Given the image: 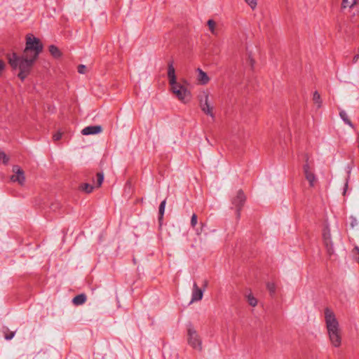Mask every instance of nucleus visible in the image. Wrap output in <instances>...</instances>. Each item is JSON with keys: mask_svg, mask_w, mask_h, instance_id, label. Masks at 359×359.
<instances>
[{"mask_svg": "<svg viewBox=\"0 0 359 359\" xmlns=\"http://www.w3.org/2000/svg\"><path fill=\"white\" fill-rule=\"evenodd\" d=\"M188 342L194 348L201 350V341L196 331L191 327L188 329Z\"/></svg>", "mask_w": 359, "mask_h": 359, "instance_id": "nucleus-6", "label": "nucleus"}, {"mask_svg": "<svg viewBox=\"0 0 359 359\" xmlns=\"http://www.w3.org/2000/svg\"><path fill=\"white\" fill-rule=\"evenodd\" d=\"M247 298L248 302L250 306L255 307L257 305V300L252 294H249Z\"/></svg>", "mask_w": 359, "mask_h": 359, "instance_id": "nucleus-21", "label": "nucleus"}, {"mask_svg": "<svg viewBox=\"0 0 359 359\" xmlns=\"http://www.w3.org/2000/svg\"><path fill=\"white\" fill-rule=\"evenodd\" d=\"M62 133L60 132H57L53 135V139L54 141H58L62 138Z\"/></svg>", "mask_w": 359, "mask_h": 359, "instance_id": "nucleus-29", "label": "nucleus"}, {"mask_svg": "<svg viewBox=\"0 0 359 359\" xmlns=\"http://www.w3.org/2000/svg\"><path fill=\"white\" fill-rule=\"evenodd\" d=\"M306 179L309 181L311 187H313L316 181V175L313 171L304 173Z\"/></svg>", "mask_w": 359, "mask_h": 359, "instance_id": "nucleus-15", "label": "nucleus"}, {"mask_svg": "<svg viewBox=\"0 0 359 359\" xmlns=\"http://www.w3.org/2000/svg\"><path fill=\"white\" fill-rule=\"evenodd\" d=\"M165 204H166V201L163 200L159 205V210H158V212H159V217H158L159 222H161V221L163 219L165 208Z\"/></svg>", "mask_w": 359, "mask_h": 359, "instance_id": "nucleus-20", "label": "nucleus"}, {"mask_svg": "<svg viewBox=\"0 0 359 359\" xmlns=\"http://www.w3.org/2000/svg\"><path fill=\"white\" fill-rule=\"evenodd\" d=\"M102 130V128L101 126H89L84 128L81 130V133L83 135H95L101 133Z\"/></svg>", "mask_w": 359, "mask_h": 359, "instance_id": "nucleus-9", "label": "nucleus"}, {"mask_svg": "<svg viewBox=\"0 0 359 359\" xmlns=\"http://www.w3.org/2000/svg\"><path fill=\"white\" fill-rule=\"evenodd\" d=\"M43 50V44L41 41L32 34L26 36V46L22 56L16 53L7 54V59L11 67L14 69H19L18 76L24 81L29 75L32 67Z\"/></svg>", "mask_w": 359, "mask_h": 359, "instance_id": "nucleus-1", "label": "nucleus"}, {"mask_svg": "<svg viewBox=\"0 0 359 359\" xmlns=\"http://www.w3.org/2000/svg\"><path fill=\"white\" fill-rule=\"evenodd\" d=\"M59 203H53L51 205L50 208L55 211L57 208H59Z\"/></svg>", "mask_w": 359, "mask_h": 359, "instance_id": "nucleus-33", "label": "nucleus"}, {"mask_svg": "<svg viewBox=\"0 0 359 359\" xmlns=\"http://www.w3.org/2000/svg\"><path fill=\"white\" fill-rule=\"evenodd\" d=\"M245 1L252 10H255L257 6V0H245Z\"/></svg>", "mask_w": 359, "mask_h": 359, "instance_id": "nucleus-26", "label": "nucleus"}, {"mask_svg": "<svg viewBox=\"0 0 359 359\" xmlns=\"http://www.w3.org/2000/svg\"><path fill=\"white\" fill-rule=\"evenodd\" d=\"M351 226L352 228H353L355 226L358 224L357 219L353 217H351Z\"/></svg>", "mask_w": 359, "mask_h": 359, "instance_id": "nucleus-32", "label": "nucleus"}, {"mask_svg": "<svg viewBox=\"0 0 359 359\" xmlns=\"http://www.w3.org/2000/svg\"><path fill=\"white\" fill-rule=\"evenodd\" d=\"M5 67V63L3 60H0V72H1Z\"/></svg>", "mask_w": 359, "mask_h": 359, "instance_id": "nucleus-34", "label": "nucleus"}, {"mask_svg": "<svg viewBox=\"0 0 359 359\" xmlns=\"http://www.w3.org/2000/svg\"><path fill=\"white\" fill-rule=\"evenodd\" d=\"M304 158H305V161H306V163L303 166V169H304V173H306L308 172H310V171H312L311 168H310V165L309 164V155L308 154H305L304 155Z\"/></svg>", "mask_w": 359, "mask_h": 359, "instance_id": "nucleus-22", "label": "nucleus"}, {"mask_svg": "<svg viewBox=\"0 0 359 359\" xmlns=\"http://www.w3.org/2000/svg\"><path fill=\"white\" fill-rule=\"evenodd\" d=\"M203 295V290L199 288L196 283L193 285L192 296L191 302L199 301L202 299Z\"/></svg>", "mask_w": 359, "mask_h": 359, "instance_id": "nucleus-11", "label": "nucleus"}, {"mask_svg": "<svg viewBox=\"0 0 359 359\" xmlns=\"http://www.w3.org/2000/svg\"><path fill=\"white\" fill-rule=\"evenodd\" d=\"M200 107L201 110L207 115L214 117L213 107L210 102L209 94L206 92H203L199 95Z\"/></svg>", "mask_w": 359, "mask_h": 359, "instance_id": "nucleus-4", "label": "nucleus"}, {"mask_svg": "<svg viewBox=\"0 0 359 359\" xmlns=\"http://www.w3.org/2000/svg\"><path fill=\"white\" fill-rule=\"evenodd\" d=\"M325 321L329 339L332 345L334 347H339L341 344V334L339 322L334 313L328 307L325 309Z\"/></svg>", "mask_w": 359, "mask_h": 359, "instance_id": "nucleus-2", "label": "nucleus"}, {"mask_svg": "<svg viewBox=\"0 0 359 359\" xmlns=\"http://www.w3.org/2000/svg\"><path fill=\"white\" fill-rule=\"evenodd\" d=\"M104 180V174L102 172H98L97 174V187H100Z\"/></svg>", "mask_w": 359, "mask_h": 359, "instance_id": "nucleus-25", "label": "nucleus"}, {"mask_svg": "<svg viewBox=\"0 0 359 359\" xmlns=\"http://www.w3.org/2000/svg\"><path fill=\"white\" fill-rule=\"evenodd\" d=\"M86 295L85 294H80L76 295L72 299V302L74 305L79 306L82 305L86 302Z\"/></svg>", "mask_w": 359, "mask_h": 359, "instance_id": "nucleus-13", "label": "nucleus"}, {"mask_svg": "<svg viewBox=\"0 0 359 359\" xmlns=\"http://www.w3.org/2000/svg\"><path fill=\"white\" fill-rule=\"evenodd\" d=\"M93 189V186L88 183H84L80 185V189L87 194L91 193Z\"/></svg>", "mask_w": 359, "mask_h": 359, "instance_id": "nucleus-18", "label": "nucleus"}, {"mask_svg": "<svg viewBox=\"0 0 359 359\" xmlns=\"http://www.w3.org/2000/svg\"><path fill=\"white\" fill-rule=\"evenodd\" d=\"M8 161L9 158L7 156V155L3 151H0V163L6 165L8 163Z\"/></svg>", "mask_w": 359, "mask_h": 359, "instance_id": "nucleus-24", "label": "nucleus"}, {"mask_svg": "<svg viewBox=\"0 0 359 359\" xmlns=\"http://www.w3.org/2000/svg\"><path fill=\"white\" fill-rule=\"evenodd\" d=\"M207 284H208V281L207 280H205L204 281V286L206 287L207 286Z\"/></svg>", "mask_w": 359, "mask_h": 359, "instance_id": "nucleus-37", "label": "nucleus"}, {"mask_svg": "<svg viewBox=\"0 0 359 359\" xmlns=\"http://www.w3.org/2000/svg\"><path fill=\"white\" fill-rule=\"evenodd\" d=\"M359 0H342L341 8L345 9L346 8H353Z\"/></svg>", "mask_w": 359, "mask_h": 359, "instance_id": "nucleus-14", "label": "nucleus"}, {"mask_svg": "<svg viewBox=\"0 0 359 359\" xmlns=\"http://www.w3.org/2000/svg\"><path fill=\"white\" fill-rule=\"evenodd\" d=\"M245 200V195L241 189L238 190L236 193V196L231 199V203L236 209V217L238 219L241 217V210L244 205Z\"/></svg>", "mask_w": 359, "mask_h": 359, "instance_id": "nucleus-5", "label": "nucleus"}, {"mask_svg": "<svg viewBox=\"0 0 359 359\" xmlns=\"http://www.w3.org/2000/svg\"><path fill=\"white\" fill-rule=\"evenodd\" d=\"M197 80L198 81V82L202 85L207 84L210 81V78L208 77L207 74L200 68L197 69Z\"/></svg>", "mask_w": 359, "mask_h": 359, "instance_id": "nucleus-12", "label": "nucleus"}, {"mask_svg": "<svg viewBox=\"0 0 359 359\" xmlns=\"http://www.w3.org/2000/svg\"><path fill=\"white\" fill-rule=\"evenodd\" d=\"M250 65H251L252 67H253L254 63H255L254 60H253V59H252V58H250Z\"/></svg>", "mask_w": 359, "mask_h": 359, "instance_id": "nucleus-36", "label": "nucleus"}, {"mask_svg": "<svg viewBox=\"0 0 359 359\" xmlns=\"http://www.w3.org/2000/svg\"><path fill=\"white\" fill-rule=\"evenodd\" d=\"M323 240L325 245L327 249V252L330 255L332 254L333 248H332V243L331 240V234L330 231L328 227H325L323 230Z\"/></svg>", "mask_w": 359, "mask_h": 359, "instance_id": "nucleus-8", "label": "nucleus"}, {"mask_svg": "<svg viewBox=\"0 0 359 359\" xmlns=\"http://www.w3.org/2000/svg\"><path fill=\"white\" fill-rule=\"evenodd\" d=\"M13 172L15 173L11 177L12 182H18L20 184L22 185L25 182V177L23 170L18 165L13 167Z\"/></svg>", "mask_w": 359, "mask_h": 359, "instance_id": "nucleus-7", "label": "nucleus"}, {"mask_svg": "<svg viewBox=\"0 0 359 359\" xmlns=\"http://www.w3.org/2000/svg\"><path fill=\"white\" fill-rule=\"evenodd\" d=\"M170 86L172 92L175 95L179 100L184 103L189 101L191 98V93L184 86L179 82H176L175 84Z\"/></svg>", "mask_w": 359, "mask_h": 359, "instance_id": "nucleus-3", "label": "nucleus"}, {"mask_svg": "<svg viewBox=\"0 0 359 359\" xmlns=\"http://www.w3.org/2000/svg\"><path fill=\"white\" fill-rule=\"evenodd\" d=\"M201 231H202V229H201V231H197V234H200V233H201Z\"/></svg>", "mask_w": 359, "mask_h": 359, "instance_id": "nucleus-38", "label": "nucleus"}, {"mask_svg": "<svg viewBox=\"0 0 359 359\" xmlns=\"http://www.w3.org/2000/svg\"><path fill=\"white\" fill-rule=\"evenodd\" d=\"M266 287L269 291L271 295H273L276 293V287L273 283H268L266 284Z\"/></svg>", "mask_w": 359, "mask_h": 359, "instance_id": "nucleus-23", "label": "nucleus"}, {"mask_svg": "<svg viewBox=\"0 0 359 359\" xmlns=\"http://www.w3.org/2000/svg\"><path fill=\"white\" fill-rule=\"evenodd\" d=\"M339 116L346 124L348 125L351 128H353V125L352 122L351 121V120L349 119V118L345 111H343V110L339 112Z\"/></svg>", "mask_w": 359, "mask_h": 359, "instance_id": "nucleus-16", "label": "nucleus"}, {"mask_svg": "<svg viewBox=\"0 0 359 359\" xmlns=\"http://www.w3.org/2000/svg\"><path fill=\"white\" fill-rule=\"evenodd\" d=\"M49 51L50 53V54L54 57H60L61 55V53L60 51V50L58 49V48L54 45H50L49 46Z\"/></svg>", "mask_w": 359, "mask_h": 359, "instance_id": "nucleus-17", "label": "nucleus"}, {"mask_svg": "<svg viewBox=\"0 0 359 359\" xmlns=\"http://www.w3.org/2000/svg\"><path fill=\"white\" fill-rule=\"evenodd\" d=\"M168 78L170 85H173L177 82L175 75V69L173 66V61H170L168 64Z\"/></svg>", "mask_w": 359, "mask_h": 359, "instance_id": "nucleus-10", "label": "nucleus"}, {"mask_svg": "<svg viewBox=\"0 0 359 359\" xmlns=\"http://www.w3.org/2000/svg\"><path fill=\"white\" fill-rule=\"evenodd\" d=\"M15 332H10L9 333L5 334V336H4L5 339L6 340H10L13 338V337L15 336Z\"/></svg>", "mask_w": 359, "mask_h": 359, "instance_id": "nucleus-31", "label": "nucleus"}, {"mask_svg": "<svg viewBox=\"0 0 359 359\" xmlns=\"http://www.w3.org/2000/svg\"><path fill=\"white\" fill-rule=\"evenodd\" d=\"M313 100L315 104H318V107L320 108L322 104V100L320 94L318 91H315L313 95Z\"/></svg>", "mask_w": 359, "mask_h": 359, "instance_id": "nucleus-19", "label": "nucleus"}, {"mask_svg": "<svg viewBox=\"0 0 359 359\" xmlns=\"http://www.w3.org/2000/svg\"><path fill=\"white\" fill-rule=\"evenodd\" d=\"M208 25L209 27L210 30L212 34L215 33V22L213 20H209L208 21Z\"/></svg>", "mask_w": 359, "mask_h": 359, "instance_id": "nucleus-27", "label": "nucleus"}, {"mask_svg": "<svg viewBox=\"0 0 359 359\" xmlns=\"http://www.w3.org/2000/svg\"><path fill=\"white\" fill-rule=\"evenodd\" d=\"M347 188H348V181H346V182L345 184V187H344V194H345Z\"/></svg>", "mask_w": 359, "mask_h": 359, "instance_id": "nucleus-35", "label": "nucleus"}, {"mask_svg": "<svg viewBox=\"0 0 359 359\" xmlns=\"http://www.w3.org/2000/svg\"><path fill=\"white\" fill-rule=\"evenodd\" d=\"M86 67L83 65H79L78 66V72L80 74H84L86 72Z\"/></svg>", "mask_w": 359, "mask_h": 359, "instance_id": "nucleus-30", "label": "nucleus"}, {"mask_svg": "<svg viewBox=\"0 0 359 359\" xmlns=\"http://www.w3.org/2000/svg\"><path fill=\"white\" fill-rule=\"evenodd\" d=\"M197 224V215L194 213L191 218V226L194 228Z\"/></svg>", "mask_w": 359, "mask_h": 359, "instance_id": "nucleus-28", "label": "nucleus"}]
</instances>
